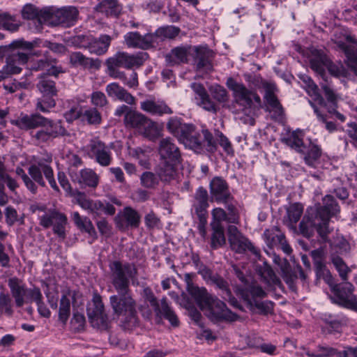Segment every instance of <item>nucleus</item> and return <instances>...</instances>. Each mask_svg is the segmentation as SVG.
I'll return each mask as SVG.
<instances>
[{"label": "nucleus", "instance_id": "2", "mask_svg": "<svg viewBox=\"0 0 357 357\" xmlns=\"http://www.w3.org/2000/svg\"><path fill=\"white\" fill-rule=\"evenodd\" d=\"M245 81L254 89H248L241 82L229 77L227 79L226 86L232 92L234 102L241 107V112L250 115L261 107V100L257 89L268 87L273 82L265 80L260 75L246 73Z\"/></svg>", "mask_w": 357, "mask_h": 357}, {"label": "nucleus", "instance_id": "51", "mask_svg": "<svg viewBox=\"0 0 357 357\" xmlns=\"http://www.w3.org/2000/svg\"><path fill=\"white\" fill-rule=\"evenodd\" d=\"M264 238L268 246L277 245L278 241L284 236L280 229L273 226L266 229L264 232Z\"/></svg>", "mask_w": 357, "mask_h": 357}, {"label": "nucleus", "instance_id": "8", "mask_svg": "<svg viewBox=\"0 0 357 357\" xmlns=\"http://www.w3.org/2000/svg\"><path fill=\"white\" fill-rule=\"evenodd\" d=\"M76 203L84 210L94 216L99 217L102 215H113L116 213L115 207L106 201L93 200L82 192H77L75 195Z\"/></svg>", "mask_w": 357, "mask_h": 357}, {"label": "nucleus", "instance_id": "54", "mask_svg": "<svg viewBox=\"0 0 357 357\" xmlns=\"http://www.w3.org/2000/svg\"><path fill=\"white\" fill-rule=\"evenodd\" d=\"M123 218L126 222V226L137 228L140 223V215L137 211L131 207H126L123 213Z\"/></svg>", "mask_w": 357, "mask_h": 357}, {"label": "nucleus", "instance_id": "9", "mask_svg": "<svg viewBox=\"0 0 357 357\" xmlns=\"http://www.w3.org/2000/svg\"><path fill=\"white\" fill-rule=\"evenodd\" d=\"M39 224L45 229L52 227V230L59 238L63 240L66 237V226L68 219L65 214L56 209H50L39 216Z\"/></svg>", "mask_w": 357, "mask_h": 357}, {"label": "nucleus", "instance_id": "25", "mask_svg": "<svg viewBox=\"0 0 357 357\" xmlns=\"http://www.w3.org/2000/svg\"><path fill=\"white\" fill-rule=\"evenodd\" d=\"M188 139L190 142L195 143V146L187 147L194 150L195 152L201 151L204 146H206L207 149L210 151H214L216 149L213 137L207 130H203L202 133L195 130V135H192Z\"/></svg>", "mask_w": 357, "mask_h": 357}, {"label": "nucleus", "instance_id": "56", "mask_svg": "<svg viewBox=\"0 0 357 357\" xmlns=\"http://www.w3.org/2000/svg\"><path fill=\"white\" fill-rule=\"evenodd\" d=\"M141 185L148 189H155L160 183L158 174L151 172H144L140 176Z\"/></svg>", "mask_w": 357, "mask_h": 357}, {"label": "nucleus", "instance_id": "46", "mask_svg": "<svg viewBox=\"0 0 357 357\" xmlns=\"http://www.w3.org/2000/svg\"><path fill=\"white\" fill-rule=\"evenodd\" d=\"M72 218L75 225L81 230H83L90 235L96 233L95 228L91 221L87 217H82L77 211L73 212Z\"/></svg>", "mask_w": 357, "mask_h": 357}, {"label": "nucleus", "instance_id": "41", "mask_svg": "<svg viewBox=\"0 0 357 357\" xmlns=\"http://www.w3.org/2000/svg\"><path fill=\"white\" fill-rule=\"evenodd\" d=\"M161 131L158 123L147 117L139 132L144 137L154 141L161 136Z\"/></svg>", "mask_w": 357, "mask_h": 357}, {"label": "nucleus", "instance_id": "40", "mask_svg": "<svg viewBox=\"0 0 357 357\" xmlns=\"http://www.w3.org/2000/svg\"><path fill=\"white\" fill-rule=\"evenodd\" d=\"M212 284L215 285L217 288L222 291V297L228 301L234 306H238L237 300L232 296L230 289L228 287L227 282L220 276L215 275L213 277L212 280L210 282Z\"/></svg>", "mask_w": 357, "mask_h": 357}, {"label": "nucleus", "instance_id": "23", "mask_svg": "<svg viewBox=\"0 0 357 357\" xmlns=\"http://www.w3.org/2000/svg\"><path fill=\"white\" fill-rule=\"evenodd\" d=\"M124 43L130 48L149 50L153 47V36L150 33L141 35L137 31L128 32L124 35Z\"/></svg>", "mask_w": 357, "mask_h": 357}, {"label": "nucleus", "instance_id": "58", "mask_svg": "<svg viewBox=\"0 0 357 357\" xmlns=\"http://www.w3.org/2000/svg\"><path fill=\"white\" fill-rule=\"evenodd\" d=\"M56 105L55 100L53 96L43 95L40 98H38L36 103V109L43 113H47L52 108Z\"/></svg>", "mask_w": 357, "mask_h": 357}, {"label": "nucleus", "instance_id": "17", "mask_svg": "<svg viewBox=\"0 0 357 357\" xmlns=\"http://www.w3.org/2000/svg\"><path fill=\"white\" fill-rule=\"evenodd\" d=\"M191 56L197 70L210 72L213 70L214 53L206 46H195L192 49Z\"/></svg>", "mask_w": 357, "mask_h": 357}, {"label": "nucleus", "instance_id": "30", "mask_svg": "<svg viewBox=\"0 0 357 357\" xmlns=\"http://www.w3.org/2000/svg\"><path fill=\"white\" fill-rule=\"evenodd\" d=\"M105 90L109 97L126 102L128 105L135 104V98L116 82L107 85Z\"/></svg>", "mask_w": 357, "mask_h": 357}, {"label": "nucleus", "instance_id": "37", "mask_svg": "<svg viewBox=\"0 0 357 357\" xmlns=\"http://www.w3.org/2000/svg\"><path fill=\"white\" fill-rule=\"evenodd\" d=\"M257 270L263 281L268 285L281 287L282 283L280 278L266 262H264L261 266H257Z\"/></svg>", "mask_w": 357, "mask_h": 357}, {"label": "nucleus", "instance_id": "22", "mask_svg": "<svg viewBox=\"0 0 357 357\" xmlns=\"http://www.w3.org/2000/svg\"><path fill=\"white\" fill-rule=\"evenodd\" d=\"M112 40V38L107 34H102L98 38L89 37L83 47L91 54L101 56L107 52Z\"/></svg>", "mask_w": 357, "mask_h": 357}, {"label": "nucleus", "instance_id": "61", "mask_svg": "<svg viewBox=\"0 0 357 357\" xmlns=\"http://www.w3.org/2000/svg\"><path fill=\"white\" fill-rule=\"evenodd\" d=\"M331 261L335 267L336 270L339 273L340 277L343 281H347L348 279V273L351 272V270L344 263L342 258L338 256L332 255Z\"/></svg>", "mask_w": 357, "mask_h": 357}, {"label": "nucleus", "instance_id": "6", "mask_svg": "<svg viewBox=\"0 0 357 357\" xmlns=\"http://www.w3.org/2000/svg\"><path fill=\"white\" fill-rule=\"evenodd\" d=\"M196 303L202 310L206 312L207 316L216 321L234 319L236 316L226 306L225 303L206 291V295L200 297Z\"/></svg>", "mask_w": 357, "mask_h": 357}, {"label": "nucleus", "instance_id": "60", "mask_svg": "<svg viewBox=\"0 0 357 357\" xmlns=\"http://www.w3.org/2000/svg\"><path fill=\"white\" fill-rule=\"evenodd\" d=\"M196 128L190 123H186L183 127L181 132L176 137L179 142L183 143L185 146H195V143L189 140V137L192 135H195Z\"/></svg>", "mask_w": 357, "mask_h": 357}, {"label": "nucleus", "instance_id": "24", "mask_svg": "<svg viewBox=\"0 0 357 357\" xmlns=\"http://www.w3.org/2000/svg\"><path fill=\"white\" fill-rule=\"evenodd\" d=\"M13 45L21 46L23 50H31L35 47H46L56 54H64L66 51L65 45L61 43H52L49 40H41L36 39L32 42H27L24 40L13 41Z\"/></svg>", "mask_w": 357, "mask_h": 357}, {"label": "nucleus", "instance_id": "21", "mask_svg": "<svg viewBox=\"0 0 357 357\" xmlns=\"http://www.w3.org/2000/svg\"><path fill=\"white\" fill-rule=\"evenodd\" d=\"M140 109L152 116H158L172 114L174 112L165 101L155 98L146 99L142 101Z\"/></svg>", "mask_w": 357, "mask_h": 357}, {"label": "nucleus", "instance_id": "42", "mask_svg": "<svg viewBox=\"0 0 357 357\" xmlns=\"http://www.w3.org/2000/svg\"><path fill=\"white\" fill-rule=\"evenodd\" d=\"M286 145L297 152H303V141L301 131H293L286 135L282 139Z\"/></svg>", "mask_w": 357, "mask_h": 357}, {"label": "nucleus", "instance_id": "14", "mask_svg": "<svg viewBox=\"0 0 357 357\" xmlns=\"http://www.w3.org/2000/svg\"><path fill=\"white\" fill-rule=\"evenodd\" d=\"M28 174L35 184L37 183L40 186L45 187L46 184L43 176V174L50 186L56 191L59 190L54 177L52 168L49 165L45 164L43 161L39 160L36 164L31 165L28 169Z\"/></svg>", "mask_w": 357, "mask_h": 357}, {"label": "nucleus", "instance_id": "52", "mask_svg": "<svg viewBox=\"0 0 357 357\" xmlns=\"http://www.w3.org/2000/svg\"><path fill=\"white\" fill-rule=\"evenodd\" d=\"M70 314V300L69 295L65 294L60 299L59 320L66 324Z\"/></svg>", "mask_w": 357, "mask_h": 357}, {"label": "nucleus", "instance_id": "18", "mask_svg": "<svg viewBox=\"0 0 357 357\" xmlns=\"http://www.w3.org/2000/svg\"><path fill=\"white\" fill-rule=\"evenodd\" d=\"M29 61L28 54L21 52L18 49H13L7 55L6 64L3 67V72L6 78L10 75L19 74L22 71V66Z\"/></svg>", "mask_w": 357, "mask_h": 357}, {"label": "nucleus", "instance_id": "13", "mask_svg": "<svg viewBox=\"0 0 357 357\" xmlns=\"http://www.w3.org/2000/svg\"><path fill=\"white\" fill-rule=\"evenodd\" d=\"M143 291L145 299L149 302L150 305L153 307L157 316L163 317L168 320L173 326H178V319L175 312L167 304L166 298H163L160 301V304H159L149 287L144 288Z\"/></svg>", "mask_w": 357, "mask_h": 357}, {"label": "nucleus", "instance_id": "63", "mask_svg": "<svg viewBox=\"0 0 357 357\" xmlns=\"http://www.w3.org/2000/svg\"><path fill=\"white\" fill-rule=\"evenodd\" d=\"M185 124L186 123H183L180 118L176 116L171 117L167 123V129L175 137H177Z\"/></svg>", "mask_w": 357, "mask_h": 357}, {"label": "nucleus", "instance_id": "20", "mask_svg": "<svg viewBox=\"0 0 357 357\" xmlns=\"http://www.w3.org/2000/svg\"><path fill=\"white\" fill-rule=\"evenodd\" d=\"M211 199L218 203H227L232 199L227 181L220 176L214 177L210 182Z\"/></svg>", "mask_w": 357, "mask_h": 357}, {"label": "nucleus", "instance_id": "53", "mask_svg": "<svg viewBox=\"0 0 357 357\" xmlns=\"http://www.w3.org/2000/svg\"><path fill=\"white\" fill-rule=\"evenodd\" d=\"M82 121L90 125H99L102 121L101 114L96 107L86 108L82 112Z\"/></svg>", "mask_w": 357, "mask_h": 357}, {"label": "nucleus", "instance_id": "15", "mask_svg": "<svg viewBox=\"0 0 357 357\" xmlns=\"http://www.w3.org/2000/svg\"><path fill=\"white\" fill-rule=\"evenodd\" d=\"M8 285L11 295L15 299V305L18 307H22L25 303L32 302L33 293L36 290H40L38 287L28 289L25 283L16 277L10 278Z\"/></svg>", "mask_w": 357, "mask_h": 357}, {"label": "nucleus", "instance_id": "45", "mask_svg": "<svg viewBox=\"0 0 357 357\" xmlns=\"http://www.w3.org/2000/svg\"><path fill=\"white\" fill-rule=\"evenodd\" d=\"M177 165L178 164L163 162V163L159 166L157 170V174L160 178V181L163 182H169L174 179L176 175L175 166Z\"/></svg>", "mask_w": 357, "mask_h": 357}, {"label": "nucleus", "instance_id": "34", "mask_svg": "<svg viewBox=\"0 0 357 357\" xmlns=\"http://www.w3.org/2000/svg\"><path fill=\"white\" fill-rule=\"evenodd\" d=\"M335 43L344 51L346 57L347 66L357 75V50L355 47L347 44L346 42L335 38Z\"/></svg>", "mask_w": 357, "mask_h": 357}, {"label": "nucleus", "instance_id": "62", "mask_svg": "<svg viewBox=\"0 0 357 357\" xmlns=\"http://www.w3.org/2000/svg\"><path fill=\"white\" fill-rule=\"evenodd\" d=\"M303 212V207L299 203L289 206L287 210V216L291 224L296 223L301 218Z\"/></svg>", "mask_w": 357, "mask_h": 357}, {"label": "nucleus", "instance_id": "33", "mask_svg": "<svg viewBox=\"0 0 357 357\" xmlns=\"http://www.w3.org/2000/svg\"><path fill=\"white\" fill-rule=\"evenodd\" d=\"M325 328L329 333H340L343 326L348 323V319L343 315L325 314L322 318Z\"/></svg>", "mask_w": 357, "mask_h": 357}, {"label": "nucleus", "instance_id": "16", "mask_svg": "<svg viewBox=\"0 0 357 357\" xmlns=\"http://www.w3.org/2000/svg\"><path fill=\"white\" fill-rule=\"evenodd\" d=\"M50 14L51 16L47 20V24L69 27L73 26L77 21L79 12L75 7L69 6L59 9L54 12L50 10Z\"/></svg>", "mask_w": 357, "mask_h": 357}, {"label": "nucleus", "instance_id": "57", "mask_svg": "<svg viewBox=\"0 0 357 357\" xmlns=\"http://www.w3.org/2000/svg\"><path fill=\"white\" fill-rule=\"evenodd\" d=\"M192 49L190 47H177L172 50L170 56L176 63H187L188 54L191 55Z\"/></svg>", "mask_w": 357, "mask_h": 357}, {"label": "nucleus", "instance_id": "12", "mask_svg": "<svg viewBox=\"0 0 357 357\" xmlns=\"http://www.w3.org/2000/svg\"><path fill=\"white\" fill-rule=\"evenodd\" d=\"M87 315L91 326L100 330L108 327V317L105 312V307L101 296L94 294L91 301L87 307Z\"/></svg>", "mask_w": 357, "mask_h": 357}, {"label": "nucleus", "instance_id": "38", "mask_svg": "<svg viewBox=\"0 0 357 357\" xmlns=\"http://www.w3.org/2000/svg\"><path fill=\"white\" fill-rule=\"evenodd\" d=\"M122 5L118 0H103L96 6V10L107 16L118 17L122 11Z\"/></svg>", "mask_w": 357, "mask_h": 357}, {"label": "nucleus", "instance_id": "28", "mask_svg": "<svg viewBox=\"0 0 357 357\" xmlns=\"http://www.w3.org/2000/svg\"><path fill=\"white\" fill-rule=\"evenodd\" d=\"M315 272L318 279H323L330 286L333 285V279L330 271L326 268L324 261V251L318 249L312 251Z\"/></svg>", "mask_w": 357, "mask_h": 357}, {"label": "nucleus", "instance_id": "27", "mask_svg": "<svg viewBox=\"0 0 357 357\" xmlns=\"http://www.w3.org/2000/svg\"><path fill=\"white\" fill-rule=\"evenodd\" d=\"M191 88L195 93V98L199 107L212 113L217 112L216 104L212 100L203 85L198 83H192Z\"/></svg>", "mask_w": 357, "mask_h": 357}, {"label": "nucleus", "instance_id": "55", "mask_svg": "<svg viewBox=\"0 0 357 357\" xmlns=\"http://www.w3.org/2000/svg\"><path fill=\"white\" fill-rule=\"evenodd\" d=\"M329 59L326 55L318 54L310 59V66L313 70L323 76Z\"/></svg>", "mask_w": 357, "mask_h": 357}, {"label": "nucleus", "instance_id": "31", "mask_svg": "<svg viewBox=\"0 0 357 357\" xmlns=\"http://www.w3.org/2000/svg\"><path fill=\"white\" fill-rule=\"evenodd\" d=\"M192 206L197 216L206 215V209L209 206L208 195L204 188L199 187L197 189L194 195Z\"/></svg>", "mask_w": 357, "mask_h": 357}, {"label": "nucleus", "instance_id": "7", "mask_svg": "<svg viewBox=\"0 0 357 357\" xmlns=\"http://www.w3.org/2000/svg\"><path fill=\"white\" fill-rule=\"evenodd\" d=\"M146 53H139L137 54H129L124 52H118L113 56L109 57L106 60V66L109 74L115 75L118 71L116 68L123 67L130 69L133 67H139L144 64L146 59Z\"/></svg>", "mask_w": 357, "mask_h": 357}, {"label": "nucleus", "instance_id": "49", "mask_svg": "<svg viewBox=\"0 0 357 357\" xmlns=\"http://www.w3.org/2000/svg\"><path fill=\"white\" fill-rule=\"evenodd\" d=\"M20 26V22L16 17L8 13L0 11V28L10 31H16Z\"/></svg>", "mask_w": 357, "mask_h": 357}, {"label": "nucleus", "instance_id": "10", "mask_svg": "<svg viewBox=\"0 0 357 357\" xmlns=\"http://www.w3.org/2000/svg\"><path fill=\"white\" fill-rule=\"evenodd\" d=\"M227 236L230 248L232 250L239 254L250 251L256 259H260V250L248 238L243 236L236 226L229 225L228 227Z\"/></svg>", "mask_w": 357, "mask_h": 357}, {"label": "nucleus", "instance_id": "11", "mask_svg": "<svg viewBox=\"0 0 357 357\" xmlns=\"http://www.w3.org/2000/svg\"><path fill=\"white\" fill-rule=\"evenodd\" d=\"M86 150L89 157L101 167H108L112 163V147L98 137H94L89 141Z\"/></svg>", "mask_w": 357, "mask_h": 357}, {"label": "nucleus", "instance_id": "35", "mask_svg": "<svg viewBox=\"0 0 357 357\" xmlns=\"http://www.w3.org/2000/svg\"><path fill=\"white\" fill-rule=\"evenodd\" d=\"M69 59L73 66H81L84 68H99L101 64L100 59L86 57L80 52H72Z\"/></svg>", "mask_w": 357, "mask_h": 357}, {"label": "nucleus", "instance_id": "1", "mask_svg": "<svg viewBox=\"0 0 357 357\" xmlns=\"http://www.w3.org/2000/svg\"><path fill=\"white\" fill-rule=\"evenodd\" d=\"M112 283L118 295L109 297L114 313L123 317L124 328L130 329L137 324V303L130 294V281L136 279L137 269L134 264L113 261L109 264Z\"/></svg>", "mask_w": 357, "mask_h": 357}, {"label": "nucleus", "instance_id": "29", "mask_svg": "<svg viewBox=\"0 0 357 357\" xmlns=\"http://www.w3.org/2000/svg\"><path fill=\"white\" fill-rule=\"evenodd\" d=\"M353 289V284L348 282H344L333 287L335 295L341 300L344 305L357 312V301L351 299Z\"/></svg>", "mask_w": 357, "mask_h": 357}, {"label": "nucleus", "instance_id": "32", "mask_svg": "<svg viewBox=\"0 0 357 357\" xmlns=\"http://www.w3.org/2000/svg\"><path fill=\"white\" fill-rule=\"evenodd\" d=\"M22 16L25 20L37 19L40 24L47 23L49 19L50 9L38 10L32 4L25 5L22 10Z\"/></svg>", "mask_w": 357, "mask_h": 357}, {"label": "nucleus", "instance_id": "59", "mask_svg": "<svg viewBox=\"0 0 357 357\" xmlns=\"http://www.w3.org/2000/svg\"><path fill=\"white\" fill-rule=\"evenodd\" d=\"M209 91L213 99L220 103L227 102L229 100L227 91L221 85L215 84L211 86Z\"/></svg>", "mask_w": 357, "mask_h": 357}, {"label": "nucleus", "instance_id": "50", "mask_svg": "<svg viewBox=\"0 0 357 357\" xmlns=\"http://www.w3.org/2000/svg\"><path fill=\"white\" fill-rule=\"evenodd\" d=\"M40 80L37 84V87L39 91L43 93V95L54 96L57 94V90L55 86V82L47 77L41 75Z\"/></svg>", "mask_w": 357, "mask_h": 357}, {"label": "nucleus", "instance_id": "19", "mask_svg": "<svg viewBox=\"0 0 357 357\" xmlns=\"http://www.w3.org/2000/svg\"><path fill=\"white\" fill-rule=\"evenodd\" d=\"M158 152L164 162L173 164L181 162L180 149L170 137H166L160 141Z\"/></svg>", "mask_w": 357, "mask_h": 357}, {"label": "nucleus", "instance_id": "39", "mask_svg": "<svg viewBox=\"0 0 357 357\" xmlns=\"http://www.w3.org/2000/svg\"><path fill=\"white\" fill-rule=\"evenodd\" d=\"M195 277L196 274L193 273H187L183 275L187 291L196 302L200 297L206 296L207 290L204 287H199L194 284L193 281Z\"/></svg>", "mask_w": 357, "mask_h": 357}, {"label": "nucleus", "instance_id": "47", "mask_svg": "<svg viewBox=\"0 0 357 357\" xmlns=\"http://www.w3.org/2000/svg\"><path fill=\"white\" fill-rule=\"evenodd\" d=\"M211 227L213 230L211 247L216 249L225 243L224 228L222 225H218L217 223H211Z\"/></svg>", "mask_w": 357, "mask_h": 357}, {"label": "nucleus", "instance_id": "43", "mask_svg": "<svg viewBox=\"0 0 357 357\" xmlns=\"http://www.w3.org/2000/svg\"><path fill=\"white\" fill-rule=\"evenodd\" d=\"M146 119L145 115L132 110L125 115L124 123L126 127L137 128L140 131Z\"/></svg>", "mask_w": 357, "mask_h": 357}, {"label": "nucleus", "instance_id": "4", "mask_svg": "<svg viewBox=\"0 0 357 357\" xmlns=\"http://www.w3.org/2000/svg\"><path fill=\"white\" fill-rule=\"evenodd\" d=\"M10 122L21 130L42 128L32 135V139L37 144L47 142L59 136H64L67 132L61 121H55L37 113L31 115L21 114Z\"/></svg>", "mask_w": 357, "mask_h": 357}, {"label": "nucleus", "instance_id": "36", "mask_svg": "<svg viewBox=\"0 0 357 357\" xmlns=\"http://www.w3.org/2000/svg\"><path fill=\"white\" fill-rule=\"evenodd\" d=\"M180 32V29L174 26H163L159 27L154 33H150L153 36V45L167 39H173Z\"/></svg>", "mask_w": 357, "mask_h": 357}, {"label": "nucleus", "instance_id": "5", "mask_svg": "<svg viewBox=\"0 0 357 357\" xmlns=\"http://www.w3.org/2000/svg\"><path fill=\"white\" fill-rule=\"evenodd\" d=\"M241 295L250 307L256 309L259 314L267 315L273 313L274 303L271 301L263 300L267 293L261 286L250 284L241 290Z\"/></svg>", "mask_w": 357, "mask_h": 357}, {"label": "nucleus", "instance_id": "3", "mask_svg": "<svg viewBox=\"0 0 357 357\" xmlns=\"http://www.w3.org/2000/svg\"><path fill=\"white\" fill-rule=\"evenodd\" d=\"M340 212V207L331 195H326L323 205L307 209L305 215L299 225L301 234L307 238L313 235L314 229L325 240L329 233L328 222L331 216Z\"/></svg>", "mask_w": 357, "mask_h": 357}, {"label": "nucleus", "instance_id": "44", "mask_svg": "<svg viewBox=\"0 0 357 357\" xmlns=\"http://www.w3.org/2000/svg\"><path fill=\"white\" fill-rule=\"evenodd\" d=\"M264 99L267 104L277 113L281 114L282 113V107L280 105L277 96L275 94L276 91V86L274 83H272L265 90Z\"/></svg>", "mask_w": 357, "mask_h": 357}, {"label": "nucleus", "instance_id": "64", "mask_svg": "<svg viewBox=\"0 0 357 357\" xmlns=\"http://www.w3.org/2000/svg\"><path fill=\"white\" fill-rule=\"evenodd\" d=\"M32 296H33L32 301L36 303L39 314L43 317L49 318L51 315V312L43 302V295L40 290L35 291Z\"/></svg>", "mask_w": 357, "mask_h": 357}, {"label": "nucleus", "instance_id": "48", "mask_svg": "<svg viewBox=\"0 0 357 357\" xmlns=\"http://www.w3.org/2000/svg\"><path fill=\"white\" fill-rule=\"evenodd\" d=\"M79 182L91 188H96L99 183L98 175L91 169H84L80 171Z\"/></svg>", "mask_w": 357, "mask_h": 357}, {"label": "nucleus", "instance_id": "26", "mask_svg": "<svg viewBox=\"0 0 357 357\" xmlns=\"http://www.w3.org/2000/svg\"><path fill=\"white\" fill-rule=\"evenodd\" d=\"M47 54V52L44 53V59L30 62L29 68L34 71L47 70L48 75L56 77L62 72L61 67L56 66V59L48 57Z\"/></svg>", "mask_w": 357, "mask_h": 357}]
</instances>
